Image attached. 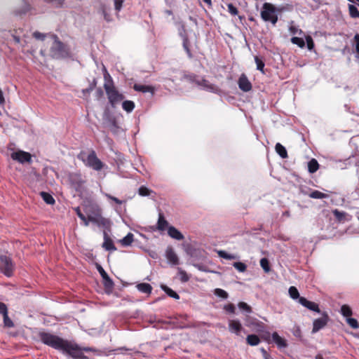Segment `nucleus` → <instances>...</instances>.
Wrapping results in <instances>:
<instances>
[{"instance_id": "59", "label": "nucleus", "mask_w": 359, "mask_h": 359, "mask_svg": "<svg viewBox=\"0 0 359 359\" xmlns=\"http://www.w3.org/2000/svg\"><path fill=\"white\" fill-rule=\"evenodd\" d=\"M110 123H111V130L115 133V130L116 129H117L118 127V125H117V123H116V121L115 120V118H111L110 119Z\"/></svg>"}, {"instance_id": "17", "label": "nucleus", "mask_w": 359, "mask_h": 359, "mask_svg": "<svg viewBox=\"0 0 359 359\" xmlns=\"http://www.w3.org/2000/svg\"><path fill=\"white\" fill-rule=\"evenodd\" d=\"M102 247L107 250L114 251L116 250L113 241L109 237L106 232H104V243L102 244Z\"/></svg>"}, {"instance_id": "10", "label": "nucleus", "mask_w": 359, "mask_h": 359, "mask_svg": "<svg viewBox=\"0 0 359 359\" xmlns=\"http://www.w3.org/2000/svg\"><path fill=\"white\" fill-rule=\"evenodd\" d=\"M329 320V316L326 312L322 313V317L316 319L313 323L312 333H316L323 328Z\"/></svg>"}, {"instance_id": "26", "label": "nucleus", "mask_w": 359, "mask_h": 359, "mask_svg": "<svg viewBox=\"0 0 359 359\" xmlns=\"http://www.w3.org/2000/svg\"><path fill=\"white\" fill-rule=\"evenodd\" d=\"M319 168V164L316 159L312 158L308 163V170L310 173L316 172Z\"/></svg>"}, {"instance_id": "55", "label": "nucleus", "mask_w": 359, "mask_h": 359, "mask_svg": "<svg viewBox=\"0 0 359 359\" xmlns=\"http://www.w3.org/2000/svg\"><path fill=\"white\" fill-rule=\"evenodd\" d=\"M33 36L36 39L43 41V40H44L46 35L39 32H34L33 33Z\"/></svg>"}, {"instance_id": "46", "label": "nucleus", "mask_w": 359, "mask_h": 359, "mask_svg": "<svg viewBox=\"0 0 359 359\" xmlns=\"http://www.w3.org/2000/svg\"><path fill=\"white\" fill-rule=\"evenodd\" d=\"M97 85L96 81L94 79L93 81L89 85V87L82 90V93L83 95L89 94L93 89L95 88Z\"/></svg>"}, {"instance_id": "43", "label": "nucleus", "mask_w": 359, "mask_h": 359, "mask_svg": "<svg viewBox=\"0 0 359 359\" xmlns=\"http://www.w3.org/2000/svg\"><path fill=\"white\" fill-rule=\"evenodd\" d=\"M215 294L222 298V299H227L228 298V293L220 288H217L215 290Z\"/></svg>"}, {"instance_id": "25", "label": "nucleus", "mask_w": 359, "mask_h": 359, "mask_svg": "<svg viewBox=\"0 0 359 359\" xmlns=\"http://www.w3.org/2000/svg\"><path fill=\"white\" fill-rule=\"evenodd\" d=\"M134 241V235L132 233H128L124 238H123L120 243L123 246H129Z\"/></svg>"}, {"instance_id": "6", "label": "nucleus", "mask_w": 359, "mask_h": 359, "mask_svg": "<svg viewBox=\"0 0 359 359\" xmlns=\"http://www.w3.org/2000/svg\"><path fill=\"white\" fill-rule=\"evenodd\" d=\"M14 265L12 259L7 255L0 256V271L6 276L10 277L13 275Z\"/></svg>"}, {"instance_id": "60", "label": "nucleus", "mask_w": 359, "mask_h": 359, "mask_svg": "<svg viewBox=\"0 0 359 359\" xmlns=\"http://www.w3.org/2000/svg\"><path fill=\"white\" fill-rule=\"evenodd\" d=\"M354 41L355 43V50L359 53V34H356L354 36Z\"/></svg>"}, {"instance_id": "36", "label": "nucleus", "mask_w": 359, "mask_h": 359, "mask_svg": "<svg viewBox=\"0 0 359 359\" xmlns=\"http://www.w3.org/2000/svg\"><path fill=\"white\" fill-rule=\"evenodd\" d=\"M348 10H349L350 15L352 18H359V11L354 5L350 4L348 6Z\"/></svg>"}, {"instance_id": "30", "label": "nucleus", "mask_w": 359, "mask_h": 359, "mask_svg": "<svg viewBox=\"0 0 359 359\" xmlns=\"http://www.w3.org/2000/svg\"><path fill=\"white\" fill-rule=\"evenodd\" d=\"M217 254L219 257L224 258V259H228V260L236 259L238 258V257L236 255H233V254H229L224 250H219L217 252Z\"/></svg>"}, {"instance_id": "51", "label": "nucleus", "mask_w": 359, "mask_h": 359, "mask_svg": "<svg viewBox=\"0 0 359 359\" xmlns=\"http://www.w3.org/2000/svg\"><path fill=\"white\" fill-rule=\"evenodd\" d=\"M0 314H1L2 316H6V314H8L7 306L4 303L1 302H0Z\"/></svg>"}, {"instance_id": "50", "label": "nucleus", "mask_w": 359, "mask_h": 359, "mask_svg": "<svg viewBox=\"0 0 359 359\" xmlns=\"http://www.w3.org/2000/svg\"><path fill=\"white\" fill-rule=\"evenodd\" d=\"M151 191L145 187H140L139 189V194L142 196H149Z\"/></svg>"}, {"instance_id": "44", "label": "nucleus", "mask_w": 359, "mask_h": 359, "mask_svg": "<svg viewBox=\"0 0 359 359\" xmlns=\"http://www.w3.org/2000/svg\"><path fill=\"white\" fill-rule=\"evenodd\" d=\"M109 224H110V222L109 219H107L104 217H102L101 216L99 217L97 226H103V227H108V226H109Z\"/></svg>"}, {"instance_id": "37", "label": "nucleus", "mask_w": 359, "mask_h": 359, "mask_svg": "<svg viewBox=\"0 0 359 359\" xmlns=\"http://www.w3.org/2000/svg\"><path fill=\"white\" fill-rule=\"evenodd\" d=\"M291 42L293 44L297 45L300 48H304L305 46V41L302 38L297 37V36H293L291 39Z\"/></svg>"}, {"instance_id": "23", "label": "nucleus", "mask_w": 359, "mask_h": 359, "mask_svg": "<svg viewBox=\"0 0 359 359\" xmlns=\"http://www.w3.org/2000/svg\"><path fill=\"white\" fill-rule=\"evenodd\" d=\"M275 150L276 153L283 158H287V152L285 147H283L280 143H277L275 146Z\"/></svg>"}, {"instance_id": "53", "label": "nucleus", "mask_w": 359, "mask_h": 359, "mask_svg": "<svg viewBox=\"0 0 359 359\" xmlns=\"http://www.w3.org/2000/svg\"><path fill=\"white\" fill-rule=\"evenodd\" d=\"M105 196L108 198V199H110L113 201H114L116 204H118V205H121L123 202L121 200H119L118 198L111 196V194H105Z\"/></svg>"}, {"instance_id": "9", "label": "nucleus", "mask_w": 359, "mask_h": 359, "mask_svg": "<svg viewBox=\"0 0 359 359\" xmlns=\"http://www.w3.org/2000/svg\"><path fill=\"white\" fill-rule=\"evenodd\" d=\"M11 158L13 160L17 161L20 163L32 162V155L29 152L21 150L13 152Z\"/></svg>"}, {"instance_id": "24", "label": "nucleus", "mask_w": 359, "mask_h": 359, "mask_svg": "<svg viewBox=\"0 0 359 359\" xmlns=\"http://www.w3.org/2000/svg\"><path fill=\"white\" fill-rule=\"evenodd\" d=\"M137 288L138 289L139 291L145 294H150L152 291L151 285L146 283H139L137 285Z\"/></svg>"}, {"instance_id": "63", "label": "nucleus", "mask_w": 359, "mask_h": 359, "mask_svg": "<svg viewBox=\"0 0 359 359\" xmlns=\"http://www.w3.org/2000/svg\"><path fill=\"white\" fill-rule=\"evenodd\" d=\"M5 102V99L3 95L2 90L0 89V104H4Z\"/></svg>"}, {"instance_id": "21", "label": "nucleus", "mask_w": 359, "mask_h": 359, "mask_svg": "<svg viewBox=\"0 0 359 359\" xmlns=\"http://www.w3.org/2000/svg\"><path fill=\"white\" fill-rule=\"evenodd\" d=\"M273 341L279 346V347H286L287 343L284 339L279 336L277 332H273L272 334Z\"/></svg>"}, {"instance_id": "54", "label": "nucleus", "mask_w": 359, "mask_h": 359, "mask_svg": "<svg viewBox=\"0 0 359 359\" xmlns=\"http://www.w3.org/2000/svg\"><path fill=\"white\" fill-rule=\"evenodd\" d=\"M105 196L108 198V199H110L113 201H114L116 204H118V205H121L123 202L121 200H119L118 198L111 196V194H105Z\"/></svg>"}, {"instance_id": "14", "label": "nucleus", "mask_w": 359, "mask_h": 359, "mask_svg": "<svg viewBox=\"0 0 359 359\" xmlns=\"http://www.w3.org/2000/svg\"><path fill=\"white\" fill-rule=\"evenodd\" d=\"M229 329L231 332L238 335L243 329L242 325L238 320H230L229 321Z\"/></svg>"}, {"instance_id": "56", "label": "nucleus", "mask_w": 359, "mask_h": 359, "mask_svg": "<svg viewBox=\"0 0 359 359\" xmlns=\"http://www.w3.org/2000/svg\"><path fill=\"white\" fill-rule=\"evenodd\" d=\"M77 216L81 219V220H84L85 215L81 212L79 207H76L74 209Z\"/></svg>"}, {"instance_id": "48", "label": "nucleus", "mask_w": 359, "mask_h": 359, "mask_svg": "<svg viewBox=\"0 0 359 359\" xmlns=\"http://www.w3.org/2000/svg\"><path fill=\"white\" fill-rule=\"evenodd\" d=\"M224 309L230 313H234L236 311V307L234 304L229 303L224 306Z\"/></svg>"}, {"instance_id": "45", "label": "nucleus", "mask_w": 359, "mask_h": 359, "mask_svg": "<svg viewBox=\"0 0 359 359\" xmlns=\"http://www.w3.org/2000/svg\"><path fill=\"white\" fill-rule=\"evenodd\" d=\"M238 306L240 309H242L248 313L252 312V308L245 302H241L238 303Z\"/></svg>"}, {"instance_id": "32", "label": "nucleus", "mask_w": 359, "mask_h": 359, "mask_svg": "<svg viewBox=\"0 0 359 359\" xmlns=\"http://www.w3.org/2000/svg\"><path fill=\"white\" fill-rule=\"evenodd\" d=\"M309 197L312 198L323 199L327 197V195L318 190H314L309 194Z\"/></svg>"}, {"instance_id": "34", "label": "nucleus", "mask_w": 359, "mask_h": 359, "mask_svg": "<svg viewBox=\"0 0 359 359\" xmlns=\"http://www.w3.org/2000/svg\"><path fill=\"white\" fill-rule=\"evenodd\" d=\"M178 275L180 276L181 282L187 283L189 280V276L187 273L185 271L182 270L181 268H178Z\"/></svg>"}, {"instance_id": "57", "label": "nucleus", "mask_w": 359, "mask_h": 359, "mask_svg": "<svg viewBox=\"0 0 359 359\" xmlns=\"http://www.w3.org/2000/svg\"><path fill=\"white\" fill-rule=\"evenodd\" d=\"M123 2V0H114V6H115V9L116 11L121 10V8L122 7Z\"/></svg>"}, {"instance_id": "35", "label": "nucleus", "mask_w": 359, "mask_h": 359, "mask_svg": "<svg viewBox=\"0 0 359 359\" xmlns=\"http://www.w3.org/2000/svg\"><path fill=\"white\" fill-rule=\"evenodd\" d=\"M289 294L290 297L293 299H299L301 297H299V293L298 290L294 286H291L289 288Z\"/></svg>"}, {"instance_id": "27", "label": "nucleus", "mask_w": 359, "mask_h": 359, "mask_svg": "<svg viewBox=\"0 0 359 359\" xmlns=\"http://www.w3.org/2000/svg\"><path fill=\"white\" fill-rule=\"evenodd\" d=\"M40 196L43 198V200L48 205H53L55 203L54 198L50 194L41 191L40 193Z\"/></svg>"}, {"instance_id": "12", "label": "nucleus", "mask_w": 359, "mask_h": 359, "mask_svg": "<svg viewBox=\"0 0 359 359\" xmlns=\"http://www.w3.org/2000/svg\"><path fill=\"white\" fill-rule=\"evenodd\" d=\"M299 303L311 311L320 313L318 305L315 302L307 300L305 297H300Z\"/></svg>"}, {"instance_id": "7", "label": "nucleus", "mask_w": 359, "mask_h": 359, "mask_svg": "<svg viewBox=\"0 0 359 359\" xmlns=\"http://www.w3.org/2000/svg\"><path fill=\"white\" fill-rule=\"evenodd\" d=\"M97 269L103 279V285L105 292L108 294H111L114 286L113 280L100 265L97 266Z\"/></svg>"}, {"instance_id": "31", "label": "nucleus", "mask_w": 359, "mask_h": 359, "mask_svg": "<svg viewBox=\"0 0 359 359\" xmlns=\"http://www.w3.org/2000/svg\"><path fill=\"white\" fill-rule=\"evenodd\" d=\"M341 314L347 318L352 316L353 312L351 307L347 304H344L341 307Z\"/></svg>"}, {"instance_id": "38", "label": "nucleus", "mask_w": 359, "mask_h": 359, "mask_svg": "<svg viewBox=\"0 0 359 359\" xmlns=\"http://www.w3.org/2000/svg\"><path fill=\"white\" fill-rule=\"evenodd\" d=\"M255 63L257 65V69L258 70H259L262 73H264V62H263V60L259 58L258 56H255Z\"/></svg>"}, {"instance_id": "5", "label": "nucleus", "mask_w": 359, "mask_h": 359, "mask_svg": "<svg viewBox=\"0 0 359 359\" xmlns=\"http://www.w3.org/2000/svg\"><path fill=\"white\" fill-rule=\"evenodd\" d=\"M281 11L282 9L277 8L271 3H264L260 13L261 18L264 21L270 22L273 25H275L278 20L276 12H280Z\"/></svg>"}, {"instance_id": "18", "label": "nucleus", "mask_w": 359, "mask_h": 359, "mask_svg": "<svg viewBox=\"0 0 359 359\" xmlns=\"http://www.w3.org/2000/svg\"><path fill=\"white\" fill-rule=\"evenodd\" d=\"M169 227L168 221L165 219L163 214L160 212L157 222V229L163 231Z\"/></svg>"}, {"instance_id": "64", "label": "nucleus", "mask_w": 359, "mask_h": 359, "mask_svg": "<svg viewBox=\"0 0 359 359\" xmlns=\"http://www.w3.org/2000/svg\"><path fill=\"white\" fill-rule=\"evenodd\" d=\"M13 39L15 43H19L20 42V39L19 36H13Z\"/></svg>"}, {"instance_id": "8", "label": "nucleus", "mask_w": 359, "mask_h": 359, "mask_svg": "<svg viewBox=\"0 0 359 359\" xmlns=\"http://www.w3.org/2000/svg\"><path fill=\"white\" fill-rule=\"evenodd\" d=\"M69 181L71 186L77 191L82 189L86 182L80 173H70L69 175Z\"/></svg>"}, {"instance_id": "41", "label": "nucleus", "mask_w": 359, "mask_h": 359, "mask_svg": "<svg viewBox=\"0 0 359 359\" xmlns=\"http://www.w3.org/2000/svg\"><path fill=\"white\" fill-rule=\"evenodd\" d=\"M4 325L6 327L11 328L14 327L13 320L8 317V315L3 316Z\"/></svg>"}, {"instance_id": "13", "label": "nucleus", "mask_w": 359, "mask_h": 359, "mask_svg": "<svg viewBox=\"0 0 359 359\" xmlns=\"http://www.w3.org/2000/svg\"><path fill=\"white\" fill-rule=\"evenodd\" d=\"M165 256L168 262L172 265L179 264V258L172 248H167Z\"/></svg>"}, {"instance_id": "2", "label": "nucleus", "mask_w": 359, "mask_h": 359, "mask_svg": "<svg viewBox=\"0 0 359 359\" xmlns=\"http://www.w3.org/2000/svg\"><path fill=\"white\" fill-rule=\"evenodd\" d=\"M109 77V81L104 83V88L105 90L107 99L111 107L114 108L117 104L124 99V95L121 93L114 86V81L109 74L106 72L104 78Z\"/></svg>"}, {"instance_id": "22", "label": "nucleus", "mask_w": 359, "mask_h": 359, "mask_svg": "<svg viewBox=\"0 0 359 359\" xmlns=\"http://www.w3.org/2000/svg\"><path fill=\"white\" fill-rule=\"evenodd\" d=\"M246 342L248 345L254 346L260 343V339L256 334H249L246 337Z\"/></svg>"}, {"instance_id": "15", "label": "nucleus", "mask_w": 359, "mask_h": 359, "mask_svg": "<svg viewBox=\"0 0 359 359\" xmlns=\"http://www.w3.org/2000/svg\"><path fill=\"white\" fill-rule=\"evenodd\" d=\"M332 214L339 222H344L350 219V215L347 212L339 211L337 209L333 210Z\"/></svg>"}, {"instance_id": "62", "label": "nucleus", "mask_w": 359, "mask_h": 359, "mask_svg": "<svg viewBox=\"0 0 359 359\" xmlns=\"http://www.w3.org/2000/svg\"><path fill=\"white\" fill-rule=\"evenodd\" d=\"M88 220L97 225L99 217L88 216Z\"/></svg>"}, {"instance_id": "61", "label": "nucleus", "mask_w": 359, "mask_h": 359, "mask_svg": "<svg viewBox=\"0 0 359 359\" xmlns=\"http://www.w3.org/2000/svg\"><path fill=\"white\" fill-rule=\"evenodd\" d=\"M95 94H96V97L97 100L102 97L103 95H104L103 91L101 88H97Z\"/></svg>"}, {"instance_id": "11", "label": "nucleus", "mask_w": 359, "mask_h": 359, "mask_svg": "<svg viewBox=\"0 0 359 359\" xmlns=\"http://www.w3.org/2000/svg\"><path fill=\"white\" fill-rule=\"evenodd\" d=\"M239 88L243 92H249L252 89V84L245 74H242L238 81Z\"/></svg>"}, {"instance_id": "1", "label": "nucleus", "mask_w": 359, "mask_h": 359, "mask_svg": "<svg viewBox=\"0 0 359 359\" xmlns=\"http://www.w3.org/2000/svg\"><path fill=\"white\" fill-rule=\"evenodd\" d=\"M40 340L44 344L56 350L62 351L74 359H88L83 352H95L93 347H81L75 343L64 339L57 335L49 332H41L39 333Z\"/></svg>"}, {"instance_id": "16", "label": "nucleus", "mask_w": 359, "mask_h": 359, "mask_svg": "<svg viewBox=\"0 0 359 359\" xmlns=\"http://www.w3.org/2000/svg\"><path fill=\"white\" fill-rule=\"evenodd\" d=\"M168 234L172 238H174L177 241H182L184 238L183 234L178 229H177L175 227L172 226H170L168 228Z\"/></svg>"}, {"instance_id": "20", "label": "nucleus", "mask_w": 359, "mask_h": 359, "mask_svg": "<svg viewBox=\"0 0 359 359\" xmlns=\"http://www.w3.org/2000/svg\"><path fill=\"white\" fill-rule=\"evenodd\" d=\"M196 83L198 86H203L204 89L210 90V91H215L217 89V86L210 83L208 80L206 79H202L201 81H196Z\"/></svg>"}, {"instance_id": "58", "label": "nucleus", "mask_w": 359, "mask_h": 359, "mask_svg": "<svg viewBox=\"0 0 359 359\" xmlns=\"http://www.w3.org/2000/svg\"><path fill=\"white\" fill-rule=\"evenodd\" d=\"M29 10H30V6H29L28 4L25 3V8H23V10H22V11H18V12L16 13V14H17V15H21V14H22V13H23V14H25V13H26L27 11H29Z\"/></svg>"}, {"instance_id": "4", "label": "nucleus", "mask_w": 359, "mask_h": 359, "mask_svg": "<svg viewBox=\"0 0 359 359\" xmlns=\"http://www.w3.org/2000/svg\"><path fill=\"white\" fill-rule=\"evenodd\" d=\"M86 153L81 151L78 155V158L81 160L84 164L95 171H100L104 166V164L97 158L94 150H91L85 158Z\"/></svg>"}, {"instance_id": "29", "label": "nucleus", "mask_w": 359, "mask_h": 359, "mask_svg": "<svg viewBox=\"0 0 359 359\" xmlns=\"http://www.w3.org/2000/svg\"><path fill=\"white\" fill-rule=\"evenodd\" d=\"M161 288L169 297H172L175 299H180L179 294L169 287L166 285H163Z\"/></svg>"}, {"instance_id": "47", "label": "nucleus", "mask_w": 359, "mask_h": 359, "mask_svg": "<svg viewBox=\"0 0 359 359\" xmlns=\"http://www.w3.org/2000/svg\"><path fill=\"white\" fill-rule=\"evenodd\" d=\"M228 11L232 15H236L238 13V8L234 6L232 4H227Z\"/></svg>"}, {"instance_id": "28", "label": "nucleus", "mask_w": 359, "mask_h": 359, "mask_svg": "<svg viewBox=\"0 0 359 359\" xmlns=\"http://www.w3.org/2000/svg\"><path fill=\"white\" fill-rule=\"evenodd\" d=\"M135 103L131 100H125L122 102V108L128 113L131 112L135 108Z\"/></svg>"}, {"instance_id": "42", "label": "nucleus", "mask_w": 359, "mask_h": 359, "mask_svg": "<svg viewBox=\"0 0 359 359\" xmlns=\"http://www.w3.org/2000/svg\"><path fill=\"white\" fill-rule=\"evenodd\" d=\"M346 322L349 325V326L353 329H358L359 327V323L355 318L349 317L346 319Z\"/></svg>"}, {"instance_id": "40", "label": "nucleus", "mask_w": 359, "mask_h": 359, "mask_svg": "<svg viewBox=\"0 0 359 359\" xmlns=\"http://www.w3.org/2000/svg\"><path fill=\"white\" fill-rule=\"evenodd\" d=\"M233 266L240 272H244L247 269L246 264L241 262H234Z\"/></svg>"}, {"instance_id": "19", "label": "nucleus", "mask_w": 359, "mask_h": 359, "mask_svg": "<svg viewBox=\"0 0 359 359\" xmlns=\"http://www.w3.org/2000/svg\"><path fill=\"white\" fill-rule=\"evenodd\" d=\"M133 89L137 92L154 93V88L151 86L135 83L133 86Z\"/></svg>"}, {"instance_id": "33", "label": "nucleus", "mask_w": 359, "mask_h": 359, "mask_svg": "<svg viewBox=\"0 0 359 359\" xmlns=\"http://www.w3.org/2000/svg\"><path fill=\"white\" fill-rule=\"evenodd\" d=\"M260 266L266 273H269L271 270L270 264L267 258H262L260 260Z\"/></svg>"}, {"instance_id": "52", "label": "nucleus", "mask_w": 359, "mask_h": 359, "mask_svg": "<svg viewBox=\"0 0 359 359\" xmlns=\"http://www.w3.org/2000/svg\"><path fill=\"white\" fill-rule=\"evenodd\" d=\"M46 1L53 4L56 7H61L65 0H46Z\"/></svg>"}, {"instance_id": "39", "label": "nucleus", "mask_w": 359, "mask_h": 359, "mask_svg": "<svg viewBox=\"0 0 359 359\" xmlns=\"http://www.w3.org/2000/svg\"><path fill=\"white\" fill-rule=\"evenodd\" d=\"M189 46H190V42L189 41V39L187 38H184V40H183V47L185 50V51L187 52L189 57H192V54H191V50L189 48Z\"/></svg>"}, {"instance_id": "49", "label": "nucleus", "mask_w": 359, "mask_h": 359, "mask_svg": "<svg viewBox=\"0 0 359 359\" xmlns=\"http://www.w3.org/2000/svg\"><path fill=\"white\" fill-rule=\"evenodd\" d=\"M306 41L307 44V48L309 50H312L314 48V42L313 41V39L311 36H306Z\"/></svg>"}, {"instance_id": "3", "label": "nucleus", "mask_w": 359, "mask_h": 359, "mask_svg": "<svg viewBox=\"0 0 359 359\" xmlns=\"http://www.w3.org/2000/svg\"><path fill=\"white\" fill-rule=\"evenodd\" d=\"M54 42L50 49V55L52 58L59 60L70 56L68 46L60 41L57 36H54Z\"/></svg>"}]
</instances>
